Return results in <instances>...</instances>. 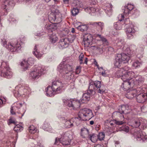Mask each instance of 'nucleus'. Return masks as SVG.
<instances>
[{
  "instance_id": "f257e3e1",
  "label": "nucleus",
  "mask_w": 147,
  "mask_h": 147,
  "mask_svg": "<svg viewBox=\"0 0 147 147\" xmlns=\"http://www.w3.org/2000/svg\"><path fill=\"white\" fill-rule=\"evenodd\" d=\"M137 52L135 45H132L126 49L127 54L125 53L117 54L115 59L114 64L115 67L119 68L124 63H127L130 59V56L136 54Z\"/></svg>"
},
{
  "instance_id": "f03ea898",
  "label": "nucleus",
  "mask_w": 147,
  "mask_h": 147,
  "mask_svg": "<svg viewBox=\"0 0 147 147\" xmlns=\"http://www.w3.org/2000/svg\"><path fill=\"white\" fill-rule=\"evenodd\" d=\"M127 69V72L124 75L122 76V80L123 82L121 85V88L124 90H126L129 88L134 86V82H133V79L136 76H137V73H134L133 71H127L129 69Z\"/></svg>"
},
{
  "instance_id": "7ed1b4c3",
  "label": "nucleus",
  "mask_w": 147,
  "mask_h": 147,
  "mask_svg": "<svg viewBox=\"0 0 147 147\" xmlns=\"http://www.w3.org/2000/svg\"><path fill=\"white\" fill-rule=\"evenodd\" d=\"M64 89L65 84L62 82L57 81L53 82L52 86H48L45 90L47 95L52 96L54 95L56 92L60 93Z\"/></svg>"
},
{
  "instance_id": "20e7f679",
  "label": "nucleus",
  "mask_w": 147,
  "mask_h": 147,
  "mask_svg": "<svg viewBox=\"0 0 147 147\" xmlns=\"http://www.w3.org/2000/svg\"><path fill=\"white\" fill-rule=\"evenodd\" d=\"M58 69L60 73L63 74L62 76L65 79L70 80L73 78L74 74L71 71L72 70V65L65 64L64 62H61L59 65Z\"/></svg>"
},
{
  "instance_id": "39448f33",
  "label": "nucleus",
  "mask_w": 147,
  "mask_h": 147,
  "mask_svg": "<svg viewBox=\"0 0 147 147\" xmlns=\"http://www.w3.org/2000/svg\"><path fill=\"white\" fill-rule=\"evenodd\" d=\"M2 41L3 46L12 52H18L21 48L20 42L16 40H12L7 43L5 40Z\"/></svg>"
},
{
  "instance_id": "423d86ee",
  "label": "nucleus",
  "mask_w": 147,
  "mask_h": 147,
  "mask_svg": "<svg viewBox=\"0 0 147 147\" xmlns=\"http://www.w3.org/2000/svg\"><path fill=\"white\" fill-rule=\"evenodd\" d=\"M31 92L30 88L28 86H22L19 85L16 86L15 90L13 92L14 96L16 97L22 96L25 97V96L28 95Z\"/></svg>"
},
{
  "instance_id": "0eeeda50",
  "label": "nucleus",
  "mask_w": 147,
  "mask_h": 147,
  "mask_svg": "<svg viewBox=\"0 0 147 147\" xmlns=\"http://www.w3.org/2000/svg\"><path fill=\"white\" fill-rule=\"evenodd\" d=\"M45 70L40 67H33L29 74V77L31 80H37L45 72Z\"/></svg>"
},
{
  "instance_id": "6e6552de",
  "label": "nucleus",
  "mask_w": 147,
  "mask_h": 147,
  "mask_svg": "<svg viewBox=\"0 0 147 147\" xmlns=\"http://www.w3.org/2000/svg\"><path fill=\"white\" fill-rule=\"evenodd\" d=\"M95 87L98 92L101 94L103 93L105 90V86L102 84L100 81H95L90 82L89 84L88 89L95 91Z\"/></svg>"
},
{
  "instance_id": "1a4fd4ad",
  "label": "nucleus",
  "mask_w": 147,
  "mask_h": 147,
  "mask_svg": "<svg viewBox=\"0 0 147 147\" xmlns=\"http://www.w3.org/2000/svg\"><path fill=\"white\" fill-rule=\"evenodd\" d=\"M133 87H130L125 90L121 88V90L126 91V93L125 94V96L127 98L129 99L133 98L135 96H136L140 92H142L144 90L143 89V87L142 86L138 87L136 89L134 90L132 89Z\"/></svg>"
},
{
  "instance_id": "9d476101",
  "label": "nucleus",
  "mask_w": 147,
  "mask_h": 147,
  "mask_svg": "<svg viewBox=\"0 0 147 147\" xmlns=\"http://www.w3.org/2000/svg\"><path fill=\"white\" fill-rule=\"evenodd\" d=\"M78 116L81 120L86 121L90 119L93 117V115L91 110L85 108L80 111Z\"/></svg>"
},
{
  "instance_id": "9b49d317",
  "label": "nucleus",
  "mask_w": 147,
  "mask_h": 147,
  "mask_svg": "<svg viewBox=\"0 0 147 147\" xmlns=\"http://www.w3.org/2000/svg\"><path fill=\"white\" fill-rule=\"evenodd\" d=\"M61 17V14L59 10L55 9L52 10L48 18L51 22L56 21L57 22L59 23L62 21Z\"/></svg>"
},
{
  "instance_id": "f8f14e48",
  "label": "nucleus",
  "mask_w": 147,
  "mask_h": 147,
  "mask_svg": "<svg viewBox=\"0 0 147 147\" xmlns=\"http://www.w3.org/2000/svg\"><path fill=\"white\" fill-rule=\"evenodd\" d=\"M3 65L6 64L5 62H3L2 65ZM12 74V73L8 65H6L4 67L2 66L0 67V76L7 78H10L11 77Z\"/></svg>"
},
{
  "instance_id": "ddd939ff",
  "label": "nucleus",
  "mask_w": 147,
  "mask_h": 147,
  "mask_svg": "<svg viewBox=\"0 0 147 147\" xmlns=\"http://www.w3.org/2000/svg\"><path fill=\"white\" fill-rule=\"evenodd\" d=\"M134 135L137 141L140 142L147 141V136L144 132L140 129L139 130L136 129L134 133Z\"/></svg>"
},
{
  "instance_id": "4468645a",
  "label": "nucleus",
  "mask_w": 147,
  "mask_h": 147,
  "mask_svg": "<svg viewBox=\"0 0 147 147\" xmlns=\"http://www.w3.org/2000/svg\"><path fill=\"white\" fill-rule=\"evenodd\" d=\"M88 89L86 92L83 94L82 98L80 100L82 103H86L90 99L91 97H92L95 94V91L92 90L90 89Z\"/></svg>"
},
{
  "instance_id": "2eb2a0df",
  "label": "nucleus",
  "mask_w": 147,
  "mask_h": 147,
  "mask_svg": "<svg viewBox=\"0 0 147 147\" xmlns=\"http://www.w3.org/2000/svg\"><path fill=\"white\" fill-rule=\"evenodd\" d=\"M14 5L13 0H4L2 3L1 7L7 12L8 10L12 9Z\"/></svg>"
},
{
  "instance_id": "dca6fc26",
  "label": "nucleus",
  "mask_w": 147,
  "mask_h": 147,
  "mask_svg": "<svg viewBox=\"0 0 147 147\" xmlns=\"http://www.w3.org/2000/svg\"><path fill=\"white\" fill-rule=\"evenodd\" d=\"M113 115L116 117V119L115 120V122L117 125H121L124 123V122L123 121L124 120V117L122 113L119 111L115 112L113 113Z\"/></svg>"
},
{
  "instance_id": "f3484780",
  "label": "nucleus",
  "mask_w": 147,
  "mask_h": 147,
  "mask_svg": "<svg viewBox=\"0 0 147 147\" xmlns=\"http://www.w3.org/2000/svg\"><path fill=\"white\" fill-rule=\"evenodd\" d=\"M70 135L68 132H65L63 134L60 138V142L64 146L70 145L71 139H70Z\"/></svg>"
},
{
  "instance_id": "a211bd4d",
  "label": "nucleus",
  "mask_w": 147,
  "mask_h": 147,
  "mask_svg": "<svg viewBox=\"0 0 147 147\" xmlns=\"http://www.w3.org/2000/svg\"><path fill=\"white\" fill-rule=\"evenodd\" d=\"M72 42L73 40H69L68 38L61 39L59 42V47L61 49L66 48L68 46L69 43H71Z\"/></svg>"
},
{
  "instance_id": "6ab92c4d",
  "label": "nucleus",
  "mask_w": 147,
  "mask_h": 147,
  "mask_svg": "<svg viewBox=\"0 0 147 147\" xmlns=\"http://www.w3.org/2000/svg\"><path fill=\"white\" fill-rule=\"evenodd\" d=\"M143 89L144 90L142 92H140L136 96L137 101L140 103H143L147 99V95L143 93L145 91L146 89L143 88Z\"/></svg>"
},
{
  "instance_id": "aec40b11",
  "label": "nucleus",
  "mask_w": 147,
  "mask_h": 147,
  "mask_svg": "<svg viewBox=\"0 0 147 147\" xmlns=\"http://www.w3.org/2000/svg\"><path fill=\"white\" fill-rule=\"evenodd\" d=\"M34 58L30 57L28 58L27 61L24 60L21 63V65L24 70L27 69L28 67V65H32L34 63Z\"/></svg>"
},
{
  "instance_id": "412c9836",
  "label": "nucleus",
  "mask_w": 147,
  "mask_h": 147,
  "mask_svg": "<svg viewBox=\"0 0 147 147\" xmlns=\"http://www.w3.org/2000/svg\"><path fill=\"white\" fill-rule=\"evenodd\" d=\"M129 67L126 66L123 68L119 69L117 70L115 74V76L116 77L119 78L121 77L122 80V76L124 75L127 72V69H128Z\"/></svg>"
},
{
  "instance_id": "4be33fe9",
  "label": "nucleus",
  "mask_w": 147,
  "mask_h": 147,
  "mask_svg": "<svg viewBox=\"0 0 147 147\" xmlns=\"http://www.w3.org/2000/svg\"><path fill=\"white\" fill-rule=\"evenodd\" d=\"M124 18V15L122 14L119 15L118 18L119 21L115 22L114 24V28L117 30H120L121 29L122 24L121 22L123 20Z\"/></svg>"
},
{
  "instance_id": "5701e85b",
  "label": "nucleus",
  "mask_w": 147,
  "mask_h": 147,
  "mask_svg": "<svg viewBox=\"0 0 147 147\" xmlns=\"http://www.w3.org/2000/svg\"><path fill=\"white\" fill-rule=\"evenodd\" d=\"M126 32L128 38L129 39L132 38L135 32V30L133 25L131 24L129 25V27L127 28Z\"/></svg>"
},
{
  "instance_id": "b1692460",
  "label": "nucleus",
  "mask_w": 147,
  "mask_h": 147,
  "mask_svg": "<svg viewBox=\"0 0 147 147\" xmlns=\"http://www.w3.org/2000/svg\"><path fill=\"white\" fill-rule=\"evenodd\" d=\"M134 7V6L131 4L128 3L127 5H126L122 9L124 16H127L128 15L130 12Z\"/></svg>"
},
{
  "instance_id": "393cba45",
  "label": "nucleus",
  "mask_w": 147,
  "mask_h": 147,
  "mask_svg": "<svg viewBox=\"0 0 147 147\" xmlns=\"http://www.w3.org/2000/svg\"><path fill=\"white\" fill-rule=\"evenodd\" d=\"M102 8L104 10L106 13L109 16H110L112 14V5L109 3L105 4Z\"/></svg>"
},
{
  "instance_id": "a878e982",
  "label": "nucleus",
  "mask_w": 147,
  "mask_h": 147,
  "mask_svg": "<svg viewBox=\"0 0 147 147\" xmlns=\"http://www.w3.org/2000/svg\"><path fill=\"white\" fill-rule=\"evenodd\" d=\"M61 120H62L64 122H65L64 127L65 128H69L72 127L74 126L73 118L71 119L67 120L64 117H62L60 118Z\"/></svg>"
},
{
  "instance_id": "bb28decb",
  "label": "nucleus",
  "mask_w": 147,
  "mask_h": 147,
  "mask_svg": "<svg viewBox=\"0 0 147 147\" xmlns=\"http://www.w3.org/2000/svg\"><path fill=\"white\" fill-rule=\"evenodd\" d=\"M133 80V82H134V86L135 85L137 84L140 85L144 82V78L142 76H139L137 74V76H136Z\"/></svg>"
},
{
  "instance_id": "cd10ccee",
  "label": "nucleus",
  "mask_w": 147,
  "mask_h": 147,
  "mask_svg": "<svg viewBox=\"0 0 147 147\" xmlns=\"http://www.w3.org/2000/svg\"><path fill=\"white\" fill-rule=\"evenodd\" d=\"M114 45L116 46L118 49H120L124 47L125 42L123 39L121 38L117 39L115 41Z\"/></svg>"
},
{
  "instance_id": "c85d7f7f",
  "label": "nucleus",
  "mask_w": 147,
  "mask_h": 147,
  "mask_svg": "<svg viewBox=\"0 0 147 147\" xmlns=\"http://www.w3.org/2000/svg\"><path fill=\"white\" fill-rule=\"evenodd\" d=\"M80 135L83 138H88L89 135L88 129L85 127L82 128L81 129Z\"/></svg>"
},
{
  "instance_id": "c756f323",
  "label": "nucleus",
  "mask_w": 147,
  "mask_h": 147,
  "mask_svg": "<svg viewBox=\"0 0 147 147\" xmlns=\"http://www.w3.org/2000/svg\"><path fill=\"white\" fill-rule=\"evenodd\" d=\"M141 123V120L140 118L136 119L132 121L131 126L136 128L138 127L140 125Z\"/></svg>"
},
{
  "instance_id": "7c9ffc66",
  "label": "nucleus",
  "mask_w": 147,
  "mask_h": 147,
  "mask_svg": "<svg viewBox=\"0 0 147 147\" xmlns=\"http://www.w3.org/2000/svg\"><path fill=\"white\" fill-rule=\"evenodd\" d=\"M33 54L38 58H40L42 57L43 54L40 53L38 51L37 45H36L34 47L33 51Z\"/></svg>"
},
{
  "instance_id": "2f4dec72",
  "label": "nucleus",
  "mask_w": 147,
  "mask_h": 147,
  "mask_svg": "<svg viewBox=\"0 0 147 147\" xmlns=\"http://www.w3.org/2000/svg\"><path fill=\"white\" fill-rule=\"evenodd\" d=\"M73 100L71 99L69 100L67 99H64L63 100V102L64 104L69 107H71V109H72V106L73 105Z\"/></svg>"
},
{
  "instance_id": "473e14b6",
  "label": "nucleus",
  "mask_w": 147,
  "mask_h": 147,
  "mask_svg": "<svg viewBox=\"0 0 147 147\" xmlns=\"http://www.w3.org/2000/svg\"><path fill=\"white\" fill-rule=\"evenodd\" d=\"M81 102V100H80L79 101L78 100H73V102H72L73 103L72 109H76L80 108V106Z\"/></svg>"
},
{
  "instance_id": "72a5a7b5",
  "label": "nucleus",
  "mask_w": 147,
  "mask_h": 147,
  "mask_svg": "<svg viewBox=\"0 0 147 147\" xmlns=\"http://www.w3.org/2000/svg\"><path fill=\"white\" fill-rule=\"evenodd\" d=\"M50 41L53 44L55 43L58 40V38L55 34H53L49 36Z\"/></svg>"
},
{
  "instance_id": "f704fd0d",
  "label": "nucleus",
  "mask_w": 147,
  "mask_h": 147,
  "mask_svg": "<svg viewBox=\"0 0 147 147\" xmlns=\"http://www.w3.org/2000/svg\"><path fill=\"white\" fill-rule=\"evenodd\" d=\"M88 138L92 142L94 143L96 142L98 139L97 135L95 134H92L89 135L88 136Z\"/></svg>"
},
{
  "instance_id": "c9c22d12",
  "label": "nucleus",
  "mask_w": 147,
  "mask_h": 147,
  "mask_svg": "<svg viewBox=\"0 0 147 147\" xmlns=\"http://www.w3.org/2000/svg\"><path fill=\"white\" fill-rule=\"evenodd\" d=\"M128 106L127 105H122L121 107H119V111L122 113H127L128 112H127L125 107H127Z\"/></svg>"
},
{
  "instance_id": "e433bc0d",
  "label": "nucleus",
  "mask_w": 147,
  "mask_h": 147,
  "mask_svg": "<svg viewBox=\"0 0 147 147\" xmlns=\"http://www.w3.org/2000/svg\"><path fill=\"white\" fill-rule=\"evenodd\" d=\"M88 28V27L86 25H79L77 27L78 30L82 32L86 31Z\"/></svg>"
},
{
  "instance_id": "4c0bfd02",
  "label": "nucleus",
  "mask_w": 147,
  "mask_h": 147,
  "mask_svg": "<svg viewBox=\"0 0 147 147\" xmlns=\"http://www.w3.org/2000/svg\"><path fill=\"white\" fill-rule=\"evenodd\" d=\"M142 65V62L136 61L133 63L132 66L133 68H139Z\"/></svg>"
},
{
  "instance_id": "58836bf2",
  "label": "nucleus",
  "mask_w": 147,
  "mask_h": 147,
  "mask_svg": "<svg viewBox=\"0 0 147 147\" xmlns=\"http://www.w3.org/2000/svg\"><path fill=\"white\" fill-rule=\"evenodd\" d=\"M23 129V127L19 124L16 125L14 128V130L17 132H20Z\"/></svg>"
},
{
  "instance_id": "ea45409f",
  "label": "nucleus",
  "mask_w": 147,
  "mask_h": 147,
  "mask_svg": "<svg viewBox=\"0 0 147 147\" xmlns=\"http://www.w3.org/2000/svg\"><path fill=\"white\" fill-rule=\"evenodd\" d=\"M98 139L100 141L104 140L105 137V134L104 132H100L97 136Z\"/></svg>"
},
{
  "instance_id": "a19ab883",
  "label": "nucleus",
  "mask_w": 147,
  "mask_h": 147,
  "mask_svg": "<svg viewBox=\"0 0 147 147\" xmlns=\"http://www.w3.org/2000/svg\"><path fill=\"white\" fill-rule=\"evenodd\" d=\"M79 117L78 118H73V122L74 121L76 125L78 126L81 123V121L82 120H81L80 118L79 119Z\"/></svg>"
},
{
  "instance_id": "79ce46f5",
  "label": "nucleus",
  "mask_w": 147,
  "mask_h": 147,
  "mask_svg": "<svg viewBox=\"0 0 147 147\" xmlns=\"http://www.w3.org/2000/svg\"><path fill=\"white\" fill-rule=\"evenodd\" d=\"M29 131L30 133L34 134L36 132V129L34 125H32L29 127Z\"/></svg>"
},
{
  "instance_id": "37998d69",
  "label": "nucleus",
  "mask_w": 147,
  "mask_h": 147,
  "mask_svg": "<svg viewBox=\"0 0 147 147\" xmlns=\"http://www.w3.org/2000/svg\"><path fill=\"white\" fill-rule=\"evenodd\" d=\"M91 40L90 39V41L84 40V41L82 42V44L84 45V46L86 47H89L90 45H91L92 44V41H90Z\"/></svg>"
},
{
  "instance_id": "c03bdc74",
  "label": "nucleus",
  "mask_w": 147,
  "mask_h": 147,
  "mask_svg": "<svg viewBox=\"0 0 147 147\" xmlns=\"http://www.w3.org/2000/svg\"><path fill=\"white\" fill-rule=\"evenodd\" d=\"M79 9L77 8H74L71 10V12L73 16H75L79 13Z\"/></svg>"
},
{
  "instance_id": "a18cd8bd",
  "label": "nucleus",
  "mask_w": 147,
  "mask_h": 147,
  "mask_svg": "<svg viewBox=\"0 0 147 147\" xmlns=\"http://www.w3.org/2000/svg\"><path fill=\"white\" fill-rule=\"evenodd\" d=\"M79 3L80 2L78 0H75L72 3V5L74 7H76L77 8L81 7Z\"/></svg>"
},
{
  "instance_id": "49530a36",
  "label": "nucleus",
  "mask_w": 147,
  "mask_h": 147,
  "mask_svg": "<svg viewBox=\"0 0 147 147\" xmlns=\"http://www.w3.org/2000/svg\"><path fill=\"white\" fill-rule=\"evenodd\" d=\"M51 126H50L49 124L48 123H45L43 124L42 127L43 129L47 131H49L48 129H50Z\"/></svg>"
},
{
  "instance_id": "de8ad7c7",
  "label": "nucleus",
  "mask_w": 147,
  "mask_h": 147,
  "mask_svg": "<svg viewBox=\"0 0 147 147\" xmlns=\"http://www.w3.org/2000/svg\"><path fill=\"white\" fill-rule=\"evenodd\" d=\"M98 36L100 38L101 40L104 44L106 45H108V42L105 38L102 36L100 35H98Z\"/></svg>"
},
{
  "instance_id": "09e8293b",
  "label": "nucleus",
  "mask_w": 147,
  "mask_h": 147,
  "mask_svg": "<svg viewBox=\"0 0 147 147\" xmlns=\"http://www.w3.org/2000/svg\"><path fill=\"white\" fill-rule=\"evenodd\" d=\"M103 46L102 45H100L99 46H98L97 47V51H99V53L101 54L102 53V52L103 51Z\"/></svg>"
},
{
  "instance_id": "8fccbe9b",
  "label": "nucleus",
  "mask_w": 147,
  "mask_h": 147,
  "mask_svg": "<svg viewBox=\"0 0 147 147\" xmlns=\"http://www.w3.org/2000/svg\"><path fill=\"white\" fill-rule=\"evenodd\" d=\"M81 67L80 66H78L77 67L75 71L76 74H79L81 72Z\"/></svg>"
},
{
  "instance_id": "3c124183",
  "label": "nucleus",
  "mask_w": 147,
  "mask_h": 147,
  "mask_svg": "<svg viewBox=\"0 0 147 147\" xmlns=\"http://www.w3.org/2000/svg\"><path fill=\"white\" fill-rule=\"evenodd\" d=\"M97 24L96 27H99L101 28V30H102L104 26L103 23L101 22H97Z\"/></svg>"
},
{
  "instance_id": "603ef678",
  "label": "nucleus",
  "mask_w": 147,
  "mask_h": 147,
  "mask_svg": "<svg viewBox=\"0 0 147 147\" xmlns=\"http://www.w3.org/2000/svg\"><path fill=\"white\" fill-rule=\"evenodd\" d=\"M90 41H92V37L91 35H88L86 37H85L84 38V40H85L87 41H90Z\"/></svg>"
},
{
  "instance_id": "864d4df0",
  "label": "nucleus",
  "mask_w": 147,
  "mask_h": 147,
  "mask_svg": "<svg viewBox=\"0 0 147 147\" xmlns=\"http://www.w3.org/2000/svg\"><path fill=\"white\" fill-rule=\"evenodd\" d=\"M84 55L83 54H81L79 57V60L80 64L83 63V59L84 58Z\"/></svg>"
},
{
  "instance_id": "5fc2aeb1",
  "label": "nucleus",
  "mask_w": 147,
  "mask_h": 147,
  "mask_svg": "<svg viewBox=\"0 0 147 147\" xmlns=\"http://www.w3.org/2000/svg\"><path fill=\"white\" fill-rule=\"evenodd\" d=\"M61 143L60 142V138H55V142L54 143V144L57 145H58L59 144Z\"/></svg>"
},
{
  "instance_id": "6e6d98bb",
  "label": "nucleus",
  "mask_w": 147,
  "mask_h": 147,
  "mask_svg": "<svg viewBox=\"0 0 147 147\" xmlns=\"http://www.w3.org/2000/svg\"><path fill=\"white\" fill-rule=\"evenodd\" d=\"M122 129L124 131L127 132L129 131V128L128 126H125Z\"/></svg>"
},
{
  "instance_id": "4d7b16f0",
  "label": "nucleus",
  "mask_w": 147,
  "mask_h": 147,
  "mask_svg": "<svg viewBox=\"0 0 147 147\" xmlns=\"http://www.w3.org/2000/svg\"><path fill=\"white\" fill-rule=\"evenodd\" d=\"M11 123L15 124V122L14 120H13L12 119L10 118L9 120V121L8 122V124L9 125Z\"/></svg>"
},
{
  "instance_id": "13d9d810",
  "label": "nucleus",
  "mask_w": 147,
  "mask_h": 147,
  "mask_svg": "<svg viewBox=\"0 0 147 147\" xmlns=\"http://www.w3.org/2000/svg\"><path fill=\"white\" fill-rule=\"evenodd\" d=\"M84 10L86 12L89 13H90V7H85L84 8Z\"/></svg>"
},
{
  "instance_id": "bf43d9fd",
  "label": "nucleus",
  "mask_w": 147,
  "mask_h": 147,
  "mask_svg": "<svg viewBox=\"0 0 147 147\" xmlns=\"http://www.w3.org/2000/svg\"><path fill=\"white\" fill-rule=\"evenodd\" d=\"M97 2V0H90V3L92 5H94L96 4Z\"/></svg>"
},
{
  "instance_id": "052dcab7",
  "label": "nucleus",
  "mask_w": 147,
  "mask_h": 147,
  "mask_svg": "<svg viewBox=\"0 0 147 147\" xmlns=\"http://www.w3.org/2000/svg\"><path fill=\"white\" fill-rule=\"evenodd\" d=\"M96 9L93 7H90V10L91 12L94 13L96 11Z\"/></svg>"
},
{
  "instance_id": "680f3d73",
  "label": "nucleus",
  "mask_w": 147,
  "mask_h": 147,
  "mask_svg": "<svg viewBox=\"0 0 147 147\" xmlns=\"http://www.w3.org/2000/svg\"><path fill=\"white\" fill-rule=\"evenodd\" d=\"M115 145L116 147L119 146H120V142L118 141H114Z\"/></svg>"
},
{
  "instance_id": "e2e57ef3",
  "label": "nucleus",
  "mask_w": 147,
  "mask_h": 147,
  "mask_svg": "<svg viewBox=\"0 0 147 147\" xmlns=\"http://www.w3.org/2000/svg\"><path fill=\"white\" fill-rule=\"evenodd\" d=\"M9 20L11 23H15L17 22V20L14 18H11Z\"/></svg>"
},
{
  "instance_id": "0e129e2a",
  "label": "nucleus",
  "mask_w": 147,
  "mask_h": 147,
  "mask_svg": "<svg viewBox=\"0 0 147 147\" xmlns=\"http://www.w3.org/2000/svg\"><path fill=\"white\" fill-rule=\"evenodd\" d=\"M108 50L109 51H110L111 52H113L114 51V49L111 47H108Z\"/></svg>"
},
{
  "instance_id": "69168bd1",
  "label": "nucleus",
  "mask_w": 147,
  "mask_h": 147,
  "mask_svg": "<svg viewBox=\"0 0 147 147\" xmlns=\"http://www.w3.org/2000/svg\"><path fill=\"white\" fill-rule=\"evenodd\" d=\"M14 109L12 107H11L10 112L11 114L12 115H14L15 114V113L13 111Z\"/></svg>"
},
{
  "instance_id": "338daca9",
  "label": "nucleus",
  "mask_w": 147,
  "mask_h": 147,
  "mask_svg": "<svg viewBox=\"0 0 147 147\" xmlns=\"http://www.w3.org/2000/svg\"><path fill=\"white\" fill-rule=\"evenodd\" d=\"M115 124H116L115 123V120L113 121H111L110 122V123L108 124V125H110L111 126H112L114 125H115Z\"/></svg>"
},
{
  "instance_id": "774afa93",
  "label": "nucleus",
  "mask_w": 147,
  "mask_h": 147,
  "mask_svg": "<svg viewBox=\"0 0 147 147\" xmlns=\"http://www.w3.org/2000/svg\"><path fill=\"white\" fill-rule=\"evenodd\" d=\"M90 25H92L96 27V26L97 24V22H90Z\"/></svg>"
}]
</instances>
